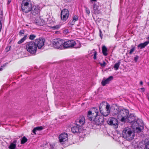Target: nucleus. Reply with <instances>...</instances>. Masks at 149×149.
Returning <instances> with one entry per match:
<instances>
[{
  "mask_svg": "<svg viewBox=\"0 0 149 149\" xmlns=\"http://www.w3.org/2000/svg\"><path fill=\"white\" fill-rule=\"evenodd\" d=\"M17 140H15L13 143H10L9 148L10 149H15L16 148Z\"/></svg>",
  "mask_w": 149,
  "mask_h": 149,
  "instance_id": "21",
  "label": "nucleus"
},
{
  "mask_svg": "<svg viewBox=\"0 0 149 149\" xmlns=\"http://www.w3.org/2000/svg\"><path fill=\"white\" fill-rule=\"evenodd\" d=\"M78 20V16L77 15H75L74 16L72 20V22H74L76 21H77Z\"/></svg>",
  "mask_w": 149,
  "mask_h": 149,
  "instance_id": "32",
  "label": "nucleus"
},
{
  "mask_svg": "<svg viewBox=\"0 0 149 149\" xmlns=\"http://www.w3.org/2000/svg\"><path fill=\"white\" fill-rule=\"evenodd\" d=\"M87 117L88 119L90 121H92L93 123L95 118V116L93 115L92 112L89 111L88 113Z\"/></svg>",
  "mask_w": 149,
  "mask_h": 149,
  "instance_id": "16",
  "label": "nucleus"
},
{
  "mask_svg": "<svg viewBox=\"0 0 149 149\" xmlns=\"http://www.w3.org/2000/svg\"><path fill=\"white\" fill-rule=\"evenodd\" d=\"M60 27V26L58 25L52 26V28L53 29H59Z\"/></svg>",
  "mask_w": 149,
  "mask_h": 149,
  "instance_id": "34",
  "label": "nucleus"
},
{
  "mask_svg": "<svg viewBox=\"0 0 149 149\" xmlns=\"http://www.w3.org/2000/svg\"><path fill=\"white\" fill-rule=\"evenodd\" d=\"M148 39H149V37H148Z\"/></svg>",
  "mask_w": 149,
  "mask_h": 149,
  "instance_id": "50",
  "label": "nucleus"
},
{
  "mask_svg": "<svg viewBox=\"0 0 149 149\" xmlns=\"http://www.w3.org/2000/svg\"><path fill=\"white\" fill-rule=\"evenodd\" d=\"M76 42L73 40H69L66 42H64V49L72 48L76 45Z\"/></svg>",
  "mask_w": 149,
  "mask_h": 149,
  "instance_id": "10",
  "label": "nucleus"
},
{
  "mask_svg": "<svg viewBox=\"0 0 149 149\" xmlns=\"http://www.w3.org/2000/svg\"><path fill=\"white\" fill-rule=\"evenodd\" d=\"M122 135L123 138L128 141L132 140L134 137V133L128 127L124 129L122 132Z\"/></svg>",
  "mask_w": 149,
  "mask_h": 149,
  "instance_id": "2",
  "label": "nucleus"
},
{
  "mask_svg": "<svg viewBox=\"0 0 149 149\" xmlns=\"http://www.w3.org/2000/svg\"><path fill=\"white\" fill-rule=\"evenodd\" d=\"M27 139L25 136H24L21 140V143L22 144H24L27 142Z\"/></svg>",
  "mask_w": 149,
  "mask_h": 149,
  "instance_id": "27",
  "label": "nucleus"
},
{
  "mask_svg": "<svg viewBox=\"0 0 149 149\" xmlns=\"http://www.w3.org/2000/svg\"><path fill=\"white\" fill-rule=\"evenodd\" d=\"M2 13L1 12V10H0V31H1V29L2 28V24L1 22V20H2Z\"/></svg>",
  "mask_w": 149,
  "mask_h": 149,
  "instance_id": "29",
  "label": "nucleus"
},
{
  "mask_svg": "<svg viewBox=\"0 0 149 149\" xmlns=\"http://www.w3.org/2000/svg\"><path fill=\"white\" fill-rule=\"evenodd\" d=\"M101 66L104 67L106 65V63L104 61H103V63H100Z\"/></svg>",
  "mask_w": 149,
  "mask_h": 149,
  "instance_id": "38",
  "label": "nucleus"
},
{
  "mask_svg": "<svg viewBox=\"0 0 149 149\" xmlns=\"http://www.w3.org/2000/svg\"><path fill=\"white\" fill-rule=\"evenodd\" d=\"M145 148L146 149H149V141L147 142L145 144Z\"/></svg>",
  "mask_w": 149,
  "mask_h": 149,
  "instance_id": "36",
  "label": "nucleus"
},
{
  "mask_svg": "<svg viewBox=\"0 0 149 149\" xmlns=\"http://www.w3.org/2000/svg\"><path fill=\"white\" fill-rule=\"evenodd\" d=\"M149 43V41H146L143 43H141L138 46V47H140L141 49L144 48Z\"/></svg>",
  "mask_w": 149,
  "mask_h": 149,
  "instance_id": "20",
  "label": "nucleus"
},
{
  "mask_svg": "<svg viewBox=\"0 0 149 149\" xmlns=\"http://www.w3.org/2000/svg\"><path fill=\"white\" fill-rule=\"evenodd\" d=\"M69 15V11L68 9H63L61 12V19L62 20L65 21L68 18Z\"/></svg>",
  "mask_w": 149,
  "mask_h": 149,
  "instance_id": "9",
  "label": "nucleus"
},
{
  "mask_svg": "<svg viewBox=\"0 0 149 149\" xmlns=\"http://www.w3.org/2000/svg\"><path fill=\"white\" fill-rule=\"evenodd\" d=\"M9 47V49L7 51H8L10 50V49L11 48V46H10Z\"/></svg>",
  "mask_w": 149,
  "mask_h": 149,
  "instance_id": "48",
  "label": "nucleus"
},
{
  "mask_svg": "<svg viewBox=\"0 0 149 149\" xmlns=\"http://www.w3.org/2000/svg\"><path fill=\"white\" fill-rule=\"evenodd\" d=\"M85 10L86 13L88 15H89L90 13L89 9L87 7H85Z\"/></svg>",
  "mask_w": 149,
  "mask_h": 149,
  "instance_id": "35",
  "label": "nucleus"
},
{
  "mask_svg": "<svg viewBox=\"0 0 149 149\" xmlns=\"http://www.w3.org/2000/svg\"><path fill=\"white\" fill-rule=\"evenodd\" d=\"M90 111L92 112L93 114L95 116H96L98 115V110L96 108H92Z\"/></svg>",
  "mask_w": 149,
  "mask_h": 149,
  "instance_id": "22",
  "label": "nucleus"
},
{
  "mask_svg": "<svg viewBox=\"0 0 149 149\" xmlns=\"http://www.w3.org/2000/svg\"><path fill=\"white\" fill-rule=\"evenodd\" d=\"M134 129H136L137 132H141V129L140 128L139 126L136 127H134Z\"/></svg>",
  "mask_w": 149,
  "mask_h": 149,
  "instance_id": "33",
  "label": "nucleus"
},
{
  "mask_svg": "<svg viewBox=\"0 0 149 149\" xmlns=\"http://www.w3.org/2000/svg\"><path fill=\"white\" fill-rule=\"evenodd\" d=\"M45 42V39L40 38H38L36 39L35 40L34 43L36 45L37 48L38 47V49H41L44 45Z\"/></svg>",
  "mask_w": 149,
  "mask_h": 149,
  "instance_id": "7",
  "label": "nucleus"
},
{
  "mask_svg": "<svg viewBox=\"0 0 149 149\" xmlns=\"http://www.w3.org/2000/svg\"><path fill=\"white\" fill-rule=\"evenodd\" d=\"M93 8L94 12L95 14H98L101 13V6H97L95 4H94Z\"/></svg>",
  "mask_w": 149,
  "mask_h": 149,
  "instance_id": "14",
  "label": "nucleus"
},
{
  "mask_svg": "<svg viewBox=\"0 0 149 149\" xmlns=\"http://www.w3.org/2000/svg\"><path fill=\"white\" fill-rule=\"evenodd\" d=\"M107 123L108 124L113 126L114 128H116L118 127V121L117 119L115 118H110L108 120Z\"/></svg>",
  "mask_w": 149,
  "mask_h": 149,
  "instance_id": "8",
  "label": "nucleus"
},
{
  "mask_svg": "<svg viewBox=\"0 0 149 149\" xmlns=\"http://www.w3.org/2000/svg\"><path fill=\"white\" fill-rule=\"evenodd\" d=\"M24 30H21L19 32V35L20 36H22V34H24Z\"/></svg>",
  "mask_w": 149,
  "mask_h": 149,
  "instance_id": "39",
  "label": "nucleus"
},
{
  "mask_svg": "<svg viewBox=\"0 0 149 149\" xmlns=\"http://www.w3.org/2000/svg\"><path fill=\"white\" fill-rule=\"evenodd\" d=\"M92 0L93 1H96V0Z\"/></svg>",
  "mask_w": 149,
  "mask_h": 149,
  "instance_id": "49",
  "label": "nucleus"
},
{
  "mask_svg": "<svg viewBox=\"0 0 149 149\" xmlns=\"http://www.w3.org/2000/svg\"><path fill=\"white\" fill-rule=\"evenodd\" d=\"M26 47L27 51L31 54H34L36 52L37 48L34 41L27 42Z\"/></svg>",
  "mask_w": 149,
  "mask_h": 149,
  "instance_id": "5",
  "label": "nucleus"
},
{
  "mask_svg": "<svg viewBox=\"0 0 149 149\" xmlns=\"http://www.w3.org/2000/svg\"><path fill=\"white\" fill-rule=\"evenodd\" d=\"M141 89L144 92L145 90V89L143 88H141Z\"/></svg>",
  "mask_w": 149,
  "mask_h": 149,
  "instance_id": "45",
  "label": "nucleus"
},
{
  "mask_svg": "<svg viewBox=\"0 0 149 149\" xmlns=\"http://www.w3.org/2000/svg\"><path fill=\"white\" fill-rule=\"evenodd\" d=\"M21 9L25 13H28L31 11L32 7L31 3L28 0H23L21 5Z\"/></svg>",
  "mask_w": 149,
  "mask_h": 149,
  "instance_id": "3",
  "label": "nucleus"
},
{
  "mask_svg": "<svg viewBox=\"0 0 149 149\" xmlns=\"http://www.w3.org/2000/svg\"><path fill=\"white\" fill-rule=\"evenodd\" d=\"M81 45L80 44H79V46H78V47H76L75 48H80V47H81Z\"/></svg>",
  "mask_w": 149,
  "mask_h": 149,
  "instance_id": "43",
  "label": "nucleus"
},
{
  "mask_svg": "<svg viewBox=\"0 0 149 149\" xmlns=\"http://www.w3.org/2000/svg\"><path fill=\"white\" fill-rule=\"evenodd\" d=\"M59 139L60 142L63 144L68 140V135L65 133H62L59 136Z\"/></svg>",
  "mask_w": 149,
  "mask_h": 149,
  "instance_id": "12",
  "label": "nucleus"
},
{
  "mask_svg": "<svg viewBox=\"0 0 149 149\" xmlns=\"http://www.w3.org/2000/svg\"><path fill=\"white\" fill-rule=\"evenodd\" d=\"M113 79V77L112 76H110L106 79L103 80L101 82L102 85L103 86H105L106 84H109V82L112 80Z\"/></svg>",
  "mask_w": 149,
  "mask_h": 149,
  "instance_id": "15",
  "label": "nucleus"
},
{
  "mask_svg": "<svg viewBox=\"0 0 149 149\" xmlns=\"http://www.w3.org/2000/svg\"><path fill=\"white\" fill-rule=\"evenodd\" d=\"M107 50L106 47L104 46H103L102 47V52L104 55L106 56L107 55Z\"/></svg>",
  "mask_w": 149,
  "mask_h": 149,
  "instance_id": "25",
  "label": "nucleus"
},
{
  "mask_svg": "<svg viewBox=\"0 0 149 149\" xmlns=\"http://www.w3.org/2000/svg\"><path fill=\"white\" fill-rule=\"evenodd\" d=\"M50 147L51 149H55L54 148V145H50Z\"/></svg>",
  "mask_w": 149,
  "mask_h": 149,
  "instance_id": "42",
  "label": "nucleus"
},
{
  "mask_svg": "<svg viewBox=\"0 0 149 149\" xmlns=\"http://www.w3.org/2000/svg\"><path fill=\"white\" fill-rule=\"evenodd\" d=\"M140 84L141 85H142V84H143V82L142 81H140Z\"/></svg>",
  "mask_w": 149,
  "mask_h": 149,
  "instance_id": "46",
  "label": "nucleus"
},
{
  "mask_svg": "<svg viewBox=\"0 0 149 149\" xmlns=\"http://www.w3.org/2000/svg\"><path fill=\"white\" fill-rule=\"evenodd\" d=\"M40 11L39 8L38 7L35 6L33 7V9L32 11V13L34 15L38 14Z\"/></svg>",
  "mask_w": 149,
  "mask_h": 149,
  "instance_id": "18",
  "label": "nucleus"
},
{
  "mask_svg": "<svg viewBox=\"0 0 149 149\" xmlns=\"http://www.w3.org/2000/svg\"><path fill=\"white\" fill-rule=\"evenodd\" d=\"M27 35H25L23 38H22L17 43L18 44H20L23 42L26 39Z\"/></svg>",
  "mask_w": 149,
  "mask_h": 149,
  "instance_id": "28",
  "label": "nucleus"
},
{
  "mask_svg": "<svg viewBox=\"0 0 149 149\" xmlns=\"http://www.w3.org/2000/svg\"><path fill=\"white\" fill-rule=\"evenodd\" d=\"M36 37V36L33 34H31L30 35L29 39L31 40H34Z\"/></svg>",
  "mask_w": 149,
  "mask_h": 149,
  "instance_id": "31",
  "label": "nucleus"
},
{
  "mask_svg": "<svg viewBox=\"0 0 149 149\" xmlns=\"http://www.w3.org/2000/svg\"><path fill=\"white\" fill-rule=\"evenodd\" d=\"M99 108L100 113L103 116H107L109 114L110 111L109 105L107 104L105 107L102 103H100Z\"/></svg>",
  "mask_w": 149,
  "mask_h": 149,
  "instance_id": "4",
  "label": "nucleus"
},
{
  "mask_svg": "<svg viewBox=\"0 0 149 149\" xmlns=\"http://www.w3.org/2000/svg\"><path fill=\"white\" fill-rule=\"evenodd\" d=\"M127 119L128 122L130 123L133 122L135 119V117L133 114H130L129 116H128Z\"/></svg>",
  "mask_w": 149,
  "mask_h": 149,
  "instance_id": "19",
  "label": "nucleus"
},
{
  "mask_svg": "<svg viewBox=\"0 0 149 149\" xmlns=\"http://www.w3.org/2000/svg\"><path fill=\"white\" fill-rule=\"evenodd\" d=\"M120 63V61H119L118 63H117L115 64L114 66V68L116 70H117L118 69Z\"/></svg>",
  "mask_w": 149,
  "mask_h": 149,
  "instance_id": "26",
  "label": "nucleus"
},
{
  "mask_svg": "<svg viewBox=\"0 0 149 149\" xmlns=\"http://www.w3.org/2000/svg\"><path fill=\"white\" fill-rule=\"evenodd\" d=\"M63 44L64 41L62 39H54L53 41V47L56 49H64Z\"/></svg>",
  "mask_w": 149,
  "mask_h": 149,
  "instance_id": "6",
  "label": "nucleus"
},
{
  "mask_svg": "<svg viewBox=\"0 0 149 149\" xmlns=\"http://www.w3.org/2000/svg\"><path fill=\"white\" fill-rule=\"evenodd\" d=\"M7 1H8V2H7L8 4H9L11 2V0H7Z\"/></svg>",
  "mask_w": 149,
  "mask_h": 149,
  "instance_id": "44",
  "label": "nucleus"
},
{
  "mask_svg": "<svg viewBox=\"0 0 149 149\" xmlns=\"http://www.w3.org/2000/svg\"><path fill=\"white\" fill-rule=\"evenodd\" d=\"M82 130V128L78 125L76 126H74L71 128L72 131L74 133L78 134L81 132Z\"/></svg>",
  "mask_w": 149,
  "mask_h": 149,
  "instance_id": "13",
  "label": "nucleus"
},
{
  "mask_svg": "<svg viewBox=\"0 0 149 149\" xmlns=\"http://www.w3.org/2000/svg\"><path fill=\"white\" fill-rule=\"evenodd\" d=\"M111 109H113V114L116 115L118 119L121 122L125 123L127 121L129 114L128 110L126 109H121L116 106L115 107H112Z\"/></svg>",
  "mask_w": 149,
  "mask_h": 149,
  "instance_id": "1",
  "label": "nucleus"
},
{
  "mask_svg": "<svg viewBox=\"0 0 149 149\" xmlns=\"http://www.w3.org/2000/svg\"><path fill=\"white\" fill-rule=\"evenodd\" d=\"M104 121V118L102 116L98 115L95 116L93 123L97 125H101L103 123Z\"/></svg>",
  "mask_w": 149,
  "mask_h": 149,
  "instance_id": "11",
  "label": "nucleus"
},
{
  "mask_svg": "<svg viewBox=\"0 0 149 149\" xmlns=\"http://www.w3.org/2000/svg\"><path fill=\"white\" fill-rule=\"evenodd\" d=\"M43 128L42 126L40 127H35L32 130L33 132L36 134V132H37L38 131H40L42 129H43Z\"/></svg>",
  "mask_w": 149,
  "mask_h": 149,
  "instance_id": "23",
  "label": "nucleus"
},
{
  "mask_svg": "<svg viewBox=\"0 0 149 149\" xmlns=\"http://www.w3.org/2000/svg\"><path fill=\"white\" fill-rule=\"evenodd\" d=\"M139 120H137V121H134L132 124V126L133 128L134 129V127H138L139 125V124L138 122Z\"/></svg>",
  "mask_w": 149,
  "mask_h": 149,
  "instance_id": "24",
  "label": "nucleus"
},
{
  "mask_svg": "<svg viewBox=\"0 0 149 149\" xmlns=\"http://www.w3.org/2000/svg\"><path fill=\"white\" fill-rule=\"evenodd\" d=\"M3 70V69L2 68H0V71L2 70Z\"/></svg>",
  "mask_w": 149,
  "mask_h": 149,
  "instance_id": "47",
  "label": "nucleus"
},
{
  "mask_svg": "<svg viewBox=\"0 0 149 149\" xmlns=\"http://www.w3.org/2000/svg\"><path fill=\"white\" fill-rule=\"evenodd\" d=\"M100 36L101 38L102 39V31L101 30H100Z\"/></svg>",
  "mask_w": 149,
  "mask_h": 149,
  "instance_id": "41",
  "label": "nucleus"
},
{
  "mask_svg": "<svg viewBox=\"0 0 149 149\" xmlns=\"http://www.w3.org/2000/svg\"><path fill=\"white\" fill-rule=\"evenodd\" d=\"M139 58V56L137 55L136 56H135L134 57V60L135 61L136 63L137 62Z\"/></svg>",
  "mask_w": 149,
  "mask_h": 149,
  "instance_id": "37",
  "label": "nucleus"
},
{
  "mask_svg": "<svg viewBox=\"0 0 149 149\" xmlns=\"http://www.w3.org/2000/svg\"><path fill=\"white\" fill-rule=\"evenodd\" d=\"M97 54V53L96 51H95L94 52V55L93 58L94 59H95L96 58V56Z\"/></svg>",
  "mask_w": 149,
  "mask_h": 149,
  "instance_id": "40",
  "label": "nucleus"
},
{
  "mask_svg": "<svg viewBox=\"0 0 149 149\" xmlns=\"http://www.w3.org/2000/svg\"><path fill=\"white\" fill-rule=\"evenodd\" d=\"M132 48L130 49V52L129 53V54H131L135 50V47H133L132 46Z\"/></svg>",
  "mask_w": 149,
  "mask_h": 149,
  "instance_id": "30",
  "label": "nucleus"
},
{
  "mask_svg": "<svg viewBox=\"0 0 149 149\" xmlns=\"http://www.w3.org/2000/svg\"><path fill=\"white\" fill-rule=\"evenodd\" d=\"M85 120L84 117V116H82L79 117L78 121L77 122L78 124V125L81 126L83 125L85 123Z\"/></svg>",
  "mask_w": 149,
  "mask_h": 149,
  "instance_id": "17",
  "label": "nucleus"
}]
</instances>
